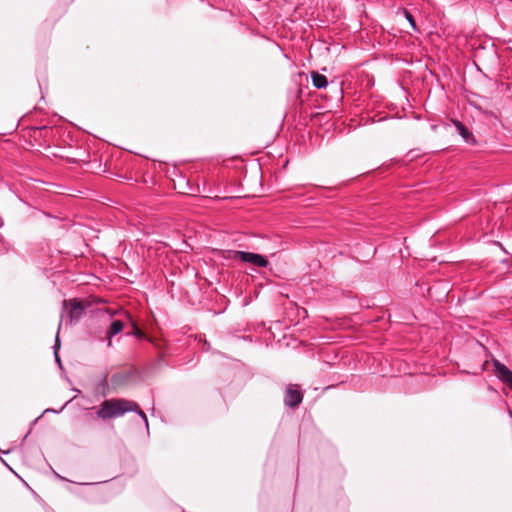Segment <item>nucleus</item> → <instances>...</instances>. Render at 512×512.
<instances>
[{"instance_id": "f257e3e1", "label": "nucleus", "mask_w": 512, "mask_h": 512, "mask_svg": "<svg viewBox=\"0 0 512 512\" xmlns=\"http://www.w3.org/2000/svg\"><path fill=\"white\" fill-rule=\"evenodd\" d=\"M138 409V403L124 398L104 400L96 411V417L103 421L122 417L126 413Z\"/></svg>"}, {"instance_id": "f03ea898", "label": "nucleus", "mask_w": 512, "mask_h": 512, "mask_svg": "<svg viewBox=\"0 0 512 512\" xmlns=\"http://www.w3.org/2000/svg\"><path fill=\"white\" fill-rule=\"evenodd\" d=\"M303 401V394L298 384H289L284 393V404L289 408L298 407Z\"/></svg>"}, {"instance_id": "7ed1b4c3", "label": "nucleus", "mask_w": 512, "mask_h": 512, "mask_svg": "<svg viewBox=\"0 0 512 512\" xmlns=\"http://www.w3.org/2000/svg\"><path fill=\"white\" fill-rule=\"evenodd\" d=\"M232 258L239 259L257 267H266L269 264L268 260L264 256L252 252L233 251Z\"/></svg>"}, {"instance_id": "20e7f679", "label": "nucleus", "mask_w": 512, "mask_h": 512, "mask_svg": "<svg viewBox=\"0 0 512 512\" xmlns=\"http://www.w3.org/2000/svg\"><path fill=\"white\" fill-rule=\"evenodd\" d=\"M67 304L70 306L68 311L70 323L78 322L84 316L87 304L78 299H71L69 302L64 300L63 305L66 306Z\"/></svg>"}, {"instance_id": "39448f33", "label": "nucleus", "mask_w": 512, "mask_h": 512, "mask_svg": "<svg viewBox=\"0 0 512 512\" xmlns=\"http://www.w3.org/2000/svg\"><path fill=\"white\" fill-rule=\"evenodd\" d=\"M493 366L498 379L512 390V370L498 360L493 362Z\"/></svg>"}, {"instance_id": "423d86ee", "label": "nucleus", "mask_w": 512, "mask_h": 512, "mask_svg": "<svg viewBox=\"0 0 512 512\" xmlns=\"http://www.w3.org/2000/svg\"><path fill=\"white\" fill-rule=\"evenodd\" d=\"M453 125L457 129L458 133L462 136V138L467 142H475V139L472 133L468 130V128L459 120H452Z\"/></svg>"}, {"instance_id": "0eeeda50", "label": "nucleus", "mask_w": 512, "mask_h": 512, "mask_svg": "<svg viewBox=\"0 0 512 512\" xmlns=\"http://www.w3.org/2000/svg\"><path fill=\"white\" fill-rule=\"evenodd\" d=\"M123 322L121 320L112 321L109 329L107 330L106 336L108 338V347L112 345V337L119 334L123 330Z\"/></svg>"}, {"instance_id": "6e6552de", "label": "nucleus", "mask_w": 512, "mask_h": 512, "mask_svg": "<svg viewBox=\"0 0 512 512\" xmlns=\"http://www.w3.org/2000/svg\"><path fill=\"white\" fill-rule=\"evenodd\" d=\"M311 79H312L313 86L317 89L326 88L328 85L327 77L318 72H314V71L311 72Z\"/></svg>"}, {"instance_id": "1a4fd4ad", "label": "nucleus", "mask_w": 512, "mask_h": 512, "mask_svg": "<svg viewBox=\"0 0 512 512\" xmlns=\"http://www.w3.org/2000/svg\"><path fill=\"white\" fill-rule=\"evenodd\" d=\"M403 14L407 21L409 22V24L411 25L412 29L417 30L416 22L413 15L407 9H403Z\"/></svg>"}, {"instance_id": "9d476101", "label": "nucleus", "mask_w": 512, "mask_h": 512, "mask_svg": "<svg viewBox=\"0 0 512 512\" xmlns=\"http://www.w3.org/2000/svg\"><path fill=\"white\" fill-rule=\"evenodd\" d=\"M132 412L137 413V414L140 416V418L144 421V423H145L146 425H148V419H147V416H146V414H145V413L140 409V407H139V406H138V409L133 410Z\"/></svg>"}]
</instances>
